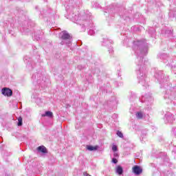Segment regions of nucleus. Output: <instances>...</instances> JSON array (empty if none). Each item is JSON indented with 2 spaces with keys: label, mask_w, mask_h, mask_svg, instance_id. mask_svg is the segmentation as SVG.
<instances>
[{
  "label": "nucleus",
  "mask_w": 176,
  "mask_h": 176,
  "mask_svg": "<svg viewBox=\"0 0 176 176\" xmlns=\"http://www.w3.org/2000/svg\"><path fill=\"white\" fill-rule=\"evenodd\" d=\"M133 50L137 57L136 72L138 82L144 89H148L149 85L146 82V65L148 63L144 60V56L148 54V43L145 40H138L133 41Z\"/></svg>",
  "instance_id": "1"
},
{
  "label": "nucleus",
  "mask_w": 176,
  "mask_h": 176,
  "mask_svg": "<svg viewBox=\"0 0 176 176\" xmlns=\"http://www.w3.org/2000/svg\"><path fill=\"white\" fill-rule=\"evenodd\" d=\"M155 78L159 82L161 88L166 89L164 98L169 100L170 104L175 105L176 104V87L173 86V84L168 85V76H164L163 71L158 70L155 72Z\"/></svg>",
  "instance_id": "2"
},
{
  "label": "nucleus",
  "mask_w": 176,
  "mask_h": 176,
  "mask_svg": "<svg viewBox=\"0 0 176 176\" xmlns=\"http://www.w3.org/2000/svg\"><path fill=\"white\" fill-rule=\"evenodd\" d=\"M72 20H73V21H77L76 24H78V25L81 27L82 31H86V30L93 28L91 14L89 10H84L78 16L72 14Z\"/></svg>",
  "instance_id": "3"
},
{
  "label": "nucleus",
  "mask_w": 176,
  "mask_h": 176,
  "mask_svg": "<svg viewBox=\"0 0 176 176\" xmlns=\"http://www.w3.org/2000/svg\"><path fill=\"white\" fill-rule=\"evenodd\" d=\"M60 45H66L67 47H71L72 43V36L67 31L63 30L60 32Z\"/></svg>",
  "instance_id": "4"
},
{
  "label": "nucleus",
  "mask_w": 176,
  "mask_h": 176,
  "mask_svg": "<svg viewBox=\"0 0 176 176\" xmlns=\"http://www.w3.org/2000/svg\"><path fill=\"white\" fill-rule=\"evenodd\" d=\"M1 94L6 97H12L13 96V91L10 88L4 87L1 89Z\"/></svg>",
  "instance_id": "5"
},
{
  "label": "nucleus",
  "mask_w": 176,
  "mask_h": 176,
  "mask_svg": "<svg viewBox=\"0 0 176 176\" xmlns=\"http://www.w3.org/2000/svg\"><path fill=\"white\" fill-rule=\"evenodd\" d=\"M32 80L34 82H36L38 85H41V81L42 80V74L36 73L32 77Z\"/></svg>",
  "instance_id": "6"
},
{
  "label": "nucleus",
  "mask_w": 176,
  "mask_h": 176,
  "mask_svg": "<svg viewBox=\"0 0 176 176\" xmlns=\"http://www.w3.org/2000/svg\"><path fill=\"white\" fill-rule=\"evenodd\" d=\"M175 121V118L171 113H168L165 114V122L166 123H173V122Z\"/></svg>",
  "instance_id": "7"
},
{
  "label": "nucleus",
  "mask_w": 176,
  "mask_h": 176,
  "mask_svg": "<svg viewBox=\"0 0 176 176\" xmlns=\"http://www.w3.org/2000/svg\"><path fill=\"white\" fill-rule=\"evenodd\" d=\"M132 171L135 175H140V174H142V169L141 166L138 165L134 166L132 168Z\"/></svg>",
  "instance_id": "8"
},
{
  "label": "nucleus",
  "mask_w": 176,
  "mask_h": 176,
  "mask_svg": "<svg viewBox=\"0 0 176 176\" xmlns=\"http://www.w3.org/2000/svg\"><path fill=\"white\" fill-rule=\"evenodd\" d=\"M102 46H105L106 47L112 46V40H109L107 38H103L102 41Z\"/></svg>",
  "instance_id": "9"
},
{
  "label": "nucleus",
  "mask_w": 176,
  "mask_h": 176,
  "mask_svg": "<svg viewBox=\"0 0 176 176\" xmlns=\"http://www.w3.org/2000/svg\"><path fill=\"white\" fill-rule=\"evenodd\" d=\"M38 152H41V153H43L44 155L47 153V148L45 146H39L37 148Z\"/></svg>",
  "instance_id": "10"
},
{
  "label": "nucleus",
  "mask_w": 176,
  "mask_h": 176,
  "mask_svg": "<svg viewBox=\"0 0 176 176\" xmlns=\"http://www.w3.org/2000/svg\"><path fill=\"white\" fill-rule=\"evenodd\" d=\"M158 58H160L161 60H166L168 58V55L166 53H160L157 55Z\"/></svg>",
  "instance_id": "11"
},
{
  "label": "nucleus",
  "mask_w": 176,
  "mask_h": 176,
  "mask_svg": "<svg viewBox=\"0 0 176 176\" xmlns=\"http://www.w3.org/2000/svg\"><path fill=\"white\" fill-rule=\"evenodd\" d=\"M116 172L118 175H122L123 174V168L122 166H118Z\"/></svg>",
  "instance_id": "12"
},
{
  "label": "nucleus",
  "mask_w": 176,
  "mask_h": 176,
  "mask_svg": "<svg viewBox=\"0 0 176 176\" xmlns=\"http://www.w3.org/2000/svg\"><path fill=\"white\" fill-rule=\"evenodd\" d=\"M142 102H146V101H151L152 100V96H148L146 94L144 96H142Z\"/></svg>",
  "instance_id": "13"
},
{
  "label": "nucleus",
  "mask_w": 176,
  "mask_h": 176,
  "mask_svg": "<svg viewBox=\"0 0 176 176\" xmlns=\"http://www.w3.org/2000/svg\"><path fill=\"white\" fill-rule=\"evenodd\" d=\"M87 149L90 151H97V149H98V146H93L91 145H87Z\"/></svg>",
  "instance_id": "14"
},
{
  "label": "nucleus",
  "mask_w": 176,
  "mask_h": 176,
  "mask_svg": "<svg viewBox=\"0 0 176 176\" xmlns=\"http://www.w3.org/2000/svg\"><path fill=\"white\" fill-rule=\"evenodd\" d=\"M43 117L47 116V118H53V112L52 111H45L44 114L42 115Z\"/></svg>",
  "instance_id": "15"
},
{
  "label": "nucleus",
  "mask_w": 176,
  "mask_h": 176,
  "mask_svg": "<svg viewBox=\"0 0 176 176\" xmlns=\"http://www.w3.org/2000/svg\"><path fill=\"white\" fill-rule=\"evenodd\" d=\"M136 118L138 119H142L144 118V114L141 111H138L136 113Z\"/></svg>",
  "instance_id": "16"
},
{
  "label": "nucleus",
  "mask_w": 176,
  "mask_h": 176,
  "mask_svg": "<svg viewBox=\"0 0 176 176\" xmlns=\"http://www.w3.org/2000/svg\"><path fill=\"white\" fill-rule=\"evenodd\" d=\"M155 32H156V30H155V29L153 28H151L148 30V33L151 34L152 38L155 36Z\"/></svg>",
  "instance_id": "17"
},
{
  "label": "nucleus",
  "mask_w": 176,
  "mask_h": 176,
  "mask_svg": "<svg viewBox=\"0 0 176 176\" xmlns=\"http://www.w3.org/2000/svg\"><path fill=\"white\" fill-rule=\"evenodd\" d=\"M161 155H162L164 160H166V162H168V158H167V153H161Z\"/></svg>",
  "instance_id": "18"
},
{
  "label": "nucleus",
  "mask_w": 176,
  "mask_h": 176,
  "mask_svg": "<svg viewBox=\"0 0 176 176\" xmlns=\"http://www.w3.org/2000/svg\"><path fill=\"white\" fill-rule=\"evenodd\" d=\"M17 125L18 126H23V118H21V117H19V118H18V123H17Z\"/></svg>",
  "instance_id": "19"
},
{
  "label": "nucleus",
  "mask_w": 176,
  "mask_h": 176,
  "mask_svg": "<svg viewBox=\"0 0 176 176\" xmlns=\"http://www.w3.org/2000/svg\"><path fill=\"white\" fill-rule=\"evenodd\" d=\"M107 48L109 49V53L110 54H113V48L112 47V45L107 47Z\"/></svg>",
  "instance_id": "20"
},
{
  "label": "nucleus",
  "mask_w": 176,
  "mask_h": 176,
  "mask_svg": "<svg viewBox=\"0 0 176 176\" xmlns=\"http://www.w3.org/2000/svg\"><path fill=\"white\" fill-rule=\"evenodd\" d=\"M116 134L118 137H120V138H123V133L122 131H118Z\"/></svg>",
  "instance_id": "21"
},
{
  "label": "nucleus",
  "mask_w": 176,
  "mask_h": 176,
  "mask_svg": "<svg viewBox=\"0 0 176 176\" xmlns=\"http://www.w3.org/2000/svg\"><path fill=\"white\" fill-rule=\"evenodd\" d=\"M89 35H94L96 34V32L93 29H90L88 32Z\"/></svg>",
  "instance_id": "22"
},
{
  "label": "nucleus",
  "mask_w": 176,
  "mask_h": 176,
  "mask_svg": "<svg viewBox=\"0 0 176 176\" xmlns=\"http://www.w3.org/2000/svg\"><path fill=\"white\" fill-rule=\"evenodd\" d=\"M168 15H169V17H170V19L175 17V15L174 14V12L173 11H170Z\"/></svg>",
  "instance_id": "23"
},
{
  "label": "nucleus",
  "mask_w": 176,
  "mask_h": 176,
  "mask_svg": "<svg viewBox=\"0 0 176 176\" xmlns=\"http://www.w3.org/2000/svg\"><path fill=\"white\" fill-rule=\"evenodd\" d=\"M36 102L37 104H42V102H43V101L42 100V98H38L36 99Z\"/></svg>",
  "instance_id": "24"
},
{
  "label": "nucleus",
  "mask_w": 176,
  "mask_h": 176,
  "mask_svg": "<svg viewBox=\"0 0 176 176\" xmlns=\"http://www.w3.org/2000/svg\"><path fill=\"white\" fill-rule=\"evenodd\" d=\"M34 38H35V39L36 40V41H39V39H41V35H37V34H36L35 33L34 34Z\"/></svg>",
  "instance_id": "25"
},
{
  "label": "nucleus",
  "mask_w": 176,
  "mask_h": 176,
  "mask_svg": "<svg viewBox=\"0 0 176 176\" xmlns=\"http://www.w3.org/2000/svg\"><path fill=\"white\" fill-rule=\"evenodd\" d=\"M112 151L113 152H116L118 151V146L116 145H113L112 146Z\"/></svg>",
  "instance_id": "26"
},
{
  "label": "nucleus",
  "mask_w": 176,
  "mask_h": 176,
  "mask_svg": "<svg viewBox=\"0 0 176 176\" xmlns=\"http://www.w3.org/2000/svg\"><path fill=\"white\" fill-rule=\"evenodd\" d=\"M111 162L113 164H118V160L115 157L112 158Z\"/></svg>",
  "instance_id": "27"
},
{
  "label": "nucleus",
  "mask_w": 176,
  "mask_h": 176,
  "mask_svg": "<svg viewBox=\"0 0 176 176\" xmlns=\"http://www.w3.org/2000/svg\"><path fill=\"white\" fill-rule=\"evenodd\" d=\"M16 10H17L18 13H20L21 14H23V13H24V11L21 10L19 8H16Z\"/></svg>",
  "instance_id": "28"
},
{
  "label": "nucleus",
  "mask_w": 176,
  "mask_h": 176,
  "mask_svg": "<svg viewBox=\"0 0 176 176\" xmlns=\"http://www.w3.org/2000/svg\"><path fill=\"white\" fill-rule=\"evenodd\" d=\"M100 72L101 71L98 68L95 69V74H96L97 75H100Z\"/></svg>",
  "instance_id": "29"
},
{
  "label": "nucleus",
  "mask_w": 176,
  "mask_h": 176,
  "mask_svg": "<svg viewBox=\"0 0 176 176\" xmlns=\"http://www.w3.org/2000/svg\"><path fill=\"white\" fill-rule=\"evenodd\" d=\"M109 88V84H108L107 87L104 89V93H108V89Z\"/></svg>",
  "instance_id": "30"
},
{
  "label": "nucleus",
  "mask_w": 176,
  "mask_h": 176,
  "mask_svg": "<svg viewBox=\"0 0 176 176\" xmlns=\"http://www.w3.org/2000/svg\"><path fill=\"white\" fill-rule=\"evenodd\" d=\"M21 32H28V29H26V30H25V29H24V28H22L21 29Z\"/></svg>",
  "instance_id": "31"
},
{
  "label": "nucleus",
  "mask_w": 176,
  "mask_h": 176,
  "mask_svg": "<svg viewBox=\"0 0 176 176\" xmlns=\"http://www.w3.org/2000/svg\"><path fill=\"white\" fill-rule=\"evenodd\" d=\"M172 133L173 134V135H176L175 128L172 129Z\"/></svg>",
  "instance_id": "32"
},
{
  "label": "nucleus",
  "mask_w": 176,
  "mask_h": 176,
  "mask_svg": "<svg viewBox=\"0 0 176 176\" xmlns=\"http://www.w3.org/2000/svg\"><path fill=\"white\" fill-rule=\"evenodd\" d=\"M165 33L166 34H173V31L167 30H166Z\"/></svg>",
  "instance_id": "33"
},
{
  "label": "nucleus",
  "mask_w": 176,
  "mask_h": 176,
  "mask_svg": "<svg viewBox=\"0 0 176 176\" xmlns=\"http://www.w3.org/2000/svg\"><path fill=\"white\" fill-rule=\"evenodd\" d=\"M113 156H114V157H119V153H114Z\"/></svg>",
  "instance_id": "34"
},
{
  "label": "nucleus",
  "mask_w": 176,
  "mask_h": 176,
  "mask_svg": "<svg viewBox=\"0 0 176 176\" xmlns=\"http://www.w3.org/2000/svg\"><path fill=\"white\" fill-rule=\"evenodd\" d=\"M171 69L174 71V69H175V65H171Z\"/></svg>",
  "instance_id": "35"
},
{
  "label": "nucleus",
  "mask_w": 176,
  "mask_h": 176,
  "mask_svg": "<svg viewBox=\"0 0 176 176\" xmlns=\"http://www.w3.org/2000/svg\"><path fill=\"white\" fill-rule=\"evenodd\" d=\"M78 69H82L83 67H82V65H78Z\"/></svg>",
  "instance_id": "36"
},
{
  "label": "nucleus",
  "mask_w": 176,
  "mask_h": 176,
  "mask_svg": "<svg viewBox=\"0 0 176 176\" xmlns=\"http://www.w3.org/2000/svg\"><path fill=\"white\" fill-rule=\"evenodd\" d=\"M10 27H12V28L14 27V24L10 23Z\"/></svg>",
  "instance_id": "37"
},
{
  "label": "nucleus",
  "mask_w": 176,
  "mask_h": 176,
  "mask_svg": "<svg viewBox=\"0 0 176 176\" xmlns=\"http://www.w3.org/2000/svg\"><path fill=\"white\" fill-rule=\"evenodd\" d=\"M30 65H31V64H30V63H29V64H28V65H27L28 68H29V67H30Z\"/></svg>",
  "instance_id": "38"
},
{
  "label": "nucleus",
  "mask_w": 176,
  "mask_h": 176,
  "mask_svg": "<svg viewBox=\"0 0 176 176\" xmlns=\"http://www.w3.org/2000/svg\"><path fill=\"white\" fill-rule=\"evenodd\" d=\"M79 128V125L76 124V129H78Z\"/></svg>",
  "instance_id": "39"
},
{
  "label": "nucleus",
  "mask_w": 176,
  "mask_h": 176,
  "mask_svg": "<svg viewBox=\"0 0 176 176\" xmlns=\"http://www.w3.org/2000/svg\"><path fill=\"white\" fill-rule=\"evenodd\" d=\"M145 135H146L142 134V135H141V137H142V138H144V137H145Z\"/></svg>",
  "instance_id": "40"
},
{
  "label": "nucleus",
  "mask_w": 176,
  "mask_h": 176,
  "mask_svg": "<svg viewBox=\"0 0 176 176\" xmlns=\"http://www.w3.org/2000/svg\"><path fill=\"white\" fill-rule=\"evenodd\" d=\"M40 35H43V32H40Z\"/></svg>",
  "instance_id": "41"
},
{
  "label": "nucleus",
  "mask_w": 176,
  "mask_h": 176,
  "mask_svg": "<svg viewBox=\"0 0 176 176\" xmlns=\"http://www.w3.org/2000/svg\"><path fill=\"white\" fill-rule=\"evenodd\" d=\"M115 85H118V82H115Z\"/></svg>",
  "instance_id": "42"
},
{
  "label": "nucleus",
  "mask_w": 176,
  "mask_h": 176,
  "mask_svg": "<svg viewBox=\"0 0 176 176\" xmlns=\"http://www.w3.org/2000/svg\"><path fill=\"white\" fill-rule=\"evenodd\" d=\"M86 176H91V175H90L87 174Z\"/></svg>",
  "instance_id": "43"
},
{
  "label": "nucleus",
  "mask_w": 176,
  "mask_h": 176,
  "mask_svg": "<svg viewBox=\"0 0 176 176\" xmlns=\"http://www.w3.org/2000/svg\"><path fill=\"white\" fill-rule=\"evenodd\" d=\"M172 152H174L175 153V151L174 150H173Z\"/></svg>",
  "instance_id": "44"
},
{
  "label": "nucleus",
  "mask_w": 176,
  "mask_h": 176,
  "mask_svg": "<svg viewBox=\"0 0 176 176\" xmlns=\"http://www.w3.org/2000/svg\"><path fill=\"white\" fill-rule=\"evenodd\" d=\"M118 76H120V74L118 73Z\"/></svg>",
  "instance_id": "45"
},
{
  "label": "nucleus",
  "mask_w": 176,
  "mask_h": 176,
  "mask_svg": "<svg viewBox=\"0 0 176 176\" xmlns=\"http://www.w3.org/2000/svg\"><path fill=\"white\" fill-rule=\"evenodd\" d=\"M140 141H142V139L140 138Z\"/></svg>",
  "instance_id": "46"
},
{
  "label": "nucleus",
  "mask_w": 176,
  "mask_h": 176,
  "mask_svg": "<svg viewBox=\"0 0 176 176\" xmlns=\"http://www.w3.org/2000/svg\"><path fill=\"white\" fill-rule=\"evenodd\" d=\"M45 2L47 1V0H45Z\"/></svg>",
  "instance_id": "47"
},
{
  "label": "nucleus",
  "mask_w": 176,
  "mask_h": 176,
  "mask_svg": "<svg viewBox=\"0 0 176 176\" xmlns=\"http://www.w3.org/2000/svg\"><path fill=\"white\" fill-rule=\"evenodd\" d=\"M90 78L91 79V76L90 77Z\"/></svg>",
  "instance_id": "48"
}]
</instances>
